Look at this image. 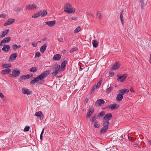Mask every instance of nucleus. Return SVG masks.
<instances>
[{"instance_id":"obj_1","label":"nucleus","mask_w":151,"mask_h":151,"mask_svg":"<svg viewBox=\"0 0 151 151\" xmlns=\"http://www.w3.org/2000/svg\"><path fill=\"white\" fill-rule=\"evenodd\" d=\"M50 70H46L41 74L38 76L37 77L35 78L32 80L30 81V83L32 84H34L40 80L44 79L46 76L48 75L50 73Z\"/></svg>"},{"instance_id":"obj_2","label":"nucleus","mask_w":151,"mask_h":151,"mask_svg":"<svg viewBox=\"0 0 151 151\" xmlns=\"http://www.w3.org/2000/svg\"><path fill=\"white\" fill-rule=\"evenodd\" d=\"M64 12L68 13L74 12L75 11V9L69 3H66L64 5Z\"/></svg>"},{"instance_id":"obj_3","label":"nucleus","mask_w":151,"mask_h":151,"mask_svg":"<svg viewBox=\"0 0 151 151\" xmlns=\"http://www.w3.org/2000/svg\"><path fill=\"white\" fill-rule=\"evenodd\" d=\"M103 123V127L101 129L100 132L101 134H104L107 130L108 126L109 124V122L108 121H104Z\"/></svg>"},{"instance_id":"obj_4","label":"nucleus","mask_w":151,"mask_h":151,"mask_svg":"<svg viewBox=\"0 0 151 151\" xmlns=\"http://www.w3.org/2000/svg\"><path fill=\"white\" fill-rule=\"evenodd\" d=\"M20 73V70L18 69H14L12 71V74H10V75L11 77H16L18 76Z\"/></svg>"},{"instance_id":"obj_5","label":"nucleus","mask_w":151,"mask_h":151,"mask_svg":"<svg viewBox=\"0 0 151 151\" xmlns=\"http://www.w3.org/2000/svg\"><path fill=\"white\" fill-rule=\"evenodd\" d=\"M127 74H124L120 76L119 75H117V77L118 78L117 79L118 81H120L123 82L125 81L127 77Z\"/></svg>"},{"instance_id":"obj_6","label":"nucleus","mask_w":151,"mask_h":151,"mask_svg":"<svg viewBox=\"0 0 151 151\" xmlns=\"http://www.w3.org/2000/svg\"><path fill=\"white\" fill-rule=\"evenodd\" d=\"M105 102L103 99H99L95 102V106L96 107L101 106L104 104Z\"/></svg>"},{"instance_id":"obj_7","label":"nucleus","mask_w":151,"mask_h":151,"mask_svg":"<svg viewBox=\"0 0 151 151\" xmlns=\"http://www.w3.org/2000/svg\"><path fill=\"white\" fill-rule=\"evenodd\" d=\"M37 7L35 4H29L27 5L26 7V9L27 10H34L37 9Z\"/></svg>"},{"instance_id":"obj_8","label":"nucleus","mask_w":151,"mask_h":151,"mask_svg":"<svg viewBox=\"0 0 151 151\" xmlns=\"http://www.w3.org/2000/svg\"><path fill=\"white\" fill-rule=\"evenodd\" d=\"M112 116L111 113H107L105 115L103 119V121H108L112 117Z\"/></svg>"},{"instance_id":"obj_9","label":"nucleus","mask_w":151,"mask_h":151,"mask_svg":"<svg viewBox=\"0 0 151 151\" xmlns=\"http://www.w3.org/2000/svg\"><path fill=\"white\" fill-rule=\"evenodd\" d=\"M15 20L14 19H8L6 22L4 23V26H6L9 25H10L13 23Z\"/></svg>"},{"instance_id":"obj_10","label":"nucleus","mask_w":151,"mask_h":151,"mask_svg":"<svg viewBox=\"0 0 151 151\" xmlns=\"http://www.w3.org/2000/svg\"><path fill=\"white\" fill-rule=\"evenodd\" d=\"M35 115L37 117L39 118L40 120H42L43 118V115L42 112L40 111L36 112Z\"/></svg>"},{"instance_id":"obj_11","label":"nucleus","mask_w":151,"mask_h":151,"mask_svg":"<svg viewBox=\"0 0 151 151\" xmlns=\"http://www.w3.org/2000/svg\"><path fill=\"white\" fill-rule=\"evenodd\" d=\"M60 65H57V67L55 68V71L52 73V76H54L57 75L60 69Z\"/></svg>"},{"instance_id":"obj_12","label":"nucleus","mask_w":151,"mask_h":151,"mask_svg":"<svg viewBox=\"0 0 151 151\" xmlns=\"http://www.w3.org/2000/svg\"><path fill=\"white\" fill-rule=\"evenodd\" d=\"M23 93L24 94L29 95L32 93V91L26 88H22V89Z\"/></svg>"},{"instance_id":"obj_13","label":"nucleus","mask_w":151,"mask_h":151,"mask_svg":"<svg viewBox=\"0 0 151 151\" xmlns=\"http://www.w3.org/2000/svg\"><path fill=\"white\" fill-rule=\"evenodd\" d=\"M55 21H50L46 22H45V24L47 25L49 27H52L55 25Z\"/></svg>"},{"instance_id":"obj_14","label":"nucleus","mask_w":151,"mask_h":151,"mask_svg":"<svg viewBox=\"0 0 151 151\" xmlns=\"http://www.w3.org/2000/svg\"><path fill=\"white\" fill-rule=\"evenodd\" d=\"M94 109H92L91 108H90L89 109L88 112L87 114V116L88 117H90L91 116V115L93 114L94 112Z\"/></svg>"},{"instance_id":"obj_15","label":"nucleus","mask_w":151,"mask_h":151,"mask_svg":"<svg viewBox=\"0 0 151 151\" xmlns=\"http://www.w3.org/2000/svg\"><path fill=\"white\" fill-rule=\"evenodd\" d=\"M26 79H29L28 74L24 75L21 76L19 78V80L20 81H22L25 80Z\"/></svg>"},{"instance_id":"obj_16","label":"nucleus","mask_w":151,"mask_h":151,"mask_svg":"<svg viewBox=\"0 0 151 151\" xmlns=\"http://www.w3.org/2000/svg\"><path fill=\"white\" fill-rule=\"evenodd\" d=\"M17 56V53H13L10 56L9 60H14L16 59Z\"/></svg>"},{"instance_id":"obj_17","label":"nucleus","mask_w":151,"mask_h":151,"mask_svg":"<svg viewBox=\"0 0 151 151\" xmlns=\"http://www.w3.org/2000/svg\"><path fill=\"white\" fill-rule=\"evenodd\" d=\"M11 71V70L9 68H6L1 71V73L4 75L9 74Z\"/></svg>"},{"instance_id":"obj_18","label":"nucleus","mask_w":151,"mask_h":151,"mask_svg":"<svg viewBox=\"0 0 151 151\" xmlns=\"http://www.w3.org/2000/svg\"><path fill=\"white\" fill-rule=\"evenodd\" d=\"M10 49V47L9 45H5L2 49V50L4 52L8 51Z\"/></svg>"},{"instance_id":"obj_19","label":"nucleus","mask_w":151,"mask_h":151,"mask_svg":"<svg viewBox=\"0 0 151 151\" xmlns=\"http://www.w3.org/2000/svg\"><path fill=\"white\" fill-rule=\"evenodd\" d=\"M119 106H117L116 104L115 103L111 104L109 106V108L112 110L115 109L117 108Z\"/></svg>"},{"instance_id":"obj_20","label":"nucleus","mask_w":151,"mask_h":151,"mask_svg":"<svg viewBox=\"0 0 151 151\" xmlns=\"http://www.w3.org/2000/svg\"><path fill=\"white\" fill-rule=\"evenodd\" d=\"M120 66L119 63L116 62L111 67V69L113 70H115L117 69Z\"/></svg>"},{"instance_id":"obj_21","label":"nucleus","mask_w":151,"mask_h":151,"mask_svg":"<svg viewBox=\"0 0 151 151\" xmlns=\"http://www.w3.org/2000/svg\"><path fill=\"white\" fill-rule=\"evenodd\" d=\"M67 63V61L66 60H65L62 62L61 66V69L62 70H63L65 69Z\"/></svg>"},{"instance_id":"obj_22","label":"nucleus","mask_w":151,"mask_h":151,"mask_svg":"<svg viewBox=\"0 0 151 151\" xmlns=\"http://www.w3.org/2000/svg\"><path fill=\"white\" fill-rule=\"evenodd\" d=\"M61 57V56L59 54H57L55 55L53 58V59L54 60H58Z\"/></svg>"},{"instance_id":"obj_23","label":"nucleus","mask_w":151,"mask_h":151,"mask_svg":"<svg viewBox=\"0 0 151 151\" xmlns=\"http://www.w3.org/2000/svg\"><path fill=\"white\" fill-rule=\"evenodd\" d=\"M47 47V45L44 44L40 48V51L42 53H43L46 50Z\"/></svg>"},{"instance_id":"obj_24","label":"nucleus","mask_w":151,"mask_h":151,"mask_svg":"<svg viewBox=\"0 0 151 151\" xmlns=\"http://www.w3.org/2000/svg\"><path fill=\"white\" fill-rule=\"evenodd\" d=\"M123 95L122 94L119 93L116 98V100L119 101H121L123 99Z\"/></svg>"},{"instance_id":"obj_25","label":"nucleus","mask_w":151,"mask_h":151,"mask_svg":"<svg viewBox=\"0 0 151 151\" xmlns=\"http://www.w3.org/2000/svg\"><path fill=\"white\" fill-rule=\"evenodd\" d=\"M9 31V29H6L3 32L2 34L0 35L1 37H4L7 34Z\"/></svg>"},{"instance_id":"obj_26","label":"nucleus","mask_w":151,"mask_h":151,"mask_svg":"<svg viewBox=\"0 0 151 151\" xmlns=\"http://www.w3.org/2000/svg\"><path fill=\"white\" fill-rule=\"evenodd\" d=\"M40 12H41V16L42 17H45V15H46L47 13V10H44L43 11H40Z\"/></svg>"},{"instance_id":"obj_27","label":"nucleus","mask_w":151,"mask_h":151,"mask_svg":"<svg viewBox=\"0 0 151 151\" xmlns=\"http://www.w3.org/2000/svg\"><path fill=\"white\" fill-rule=\"evenodd\" d=\"M41 12H39L33 15L32 16V17L33 18H36L38 17L41 16Z\"/></svg>"},{"instance_id":"obj_28","label":"nucleus","mask_w":151,"mask_h":151,"mask_svg":"<svg viewBox=\"0 0 151 151\" xmlns=\"http://www.w3.org/2000/svg\"><path fill=\"white\" fill-rule=\"evenodd\" d=\"M92 43L94 47H97L98 43L96 40H92Z\"/></svg>"},{"instance_id":"obj_29","label":"nucleus","mask_w":151,"mask_h":151,"mask_svg":"<svg viewBox=\"0 0 151 151\" xmlns=\"http://www.w3.org/2000/svg\"><path fill=\"white\" fill-rule=\"evenodd\" d=\"M10 64H7L4 63H3L2 64V67L4 68H8V67H11Z\"/></svg>"},{"instance_id":"obj_30","label":"nucleus","mask_w":151,"mask_h":151,"mask_svg":"<svg viewBox=\"0 0 151 151\" xmlns=\"http://www.w3.org/2000/svg\"><path fill=\"white\" fill-rule=\"evenodd\" d=\"M123 11H122L120 14V20L121 22V23H122V25H123L124 24V19H123Z\"/></svg>"},{"instance_id":"obj_31","label":"nucleus","mask_w":151,"mask_h":151,"mask_svg":"<svg viewBox=\"0 0 151 151\" xmlns=\"http://www.w3.org/2000/svg\"><path fill=\"white\" fill-rule=\"evenodd\" d=\"M37 69L38 68L37 67H32L30 69L29 71L34 73L36 72L37 70Z\"/></svg>"},{"instance_id":"obj_32","label":"nucleus","mask_w":151,"mask_h":151,"mask_svg":"<svg viewBox=\"0 0 151 151\" xmlns=\"http://www.w3.org/2000/svg\"><path fill=\"white\" fill-rule=\"evenodd\" d=\"M96 16V17L99 19H101L102 18V16L100 11H98L97 12Z\"/></svg>"},{"instance_id":"obj_33","label":"nucleus","mask_w":151,"mask_h":151,"mask_svg":"<svg viewBox=\"0 0 151 151\" xmlns=\"http://www.w3.org/2000/svg\"><path fill=\"white\" fill-rule=\"evenodd\" d=\"M98 117L96 115H94L91 117V121L92 122H93L96 119H97Z\"/></svg>"},{"instance_id":"obj_34","label":"nucleus","mask_w":151,"mask_h":151,"mask_svg":"<svg viewBox=\"0 0 151 151\" xmlns=\"http://www.w3.org/2000/svg\"><path fill=\"white\" fill-rule=\"evenodd\" d=\"M103 79L101 78L100 79V80L99 81V82L97 83V84L96 86V88H98L101 85V83Z\"/></svg>"},{"instance_id":"obj_35","label":"nucleus","mask_w":151,"mask_h":151,"mask_svg":"<svg viewBox=\"0 0 151 151\" xmlns=\"http://www.w3.org/2000/svg\"><path fill=\"white\" fill-rule=\"evenodd\" d=\"M105 114V112L104 111H102L97 116L98 117H102Z\"/></svg>"},{"instance_id":"obj_36","label":"nucleus","mask_w":151,"mask_h":151,"mask_svg":"<svg viewBox=\"0 0 151 151\" xmlns=\"http://www.w3.org/2000/svg\"><path fill=\"white\" fill-rule=\"evenodd\" d=\"M113 87L110 86L109 88H108L106 90V92L107 93H109L112 90Z\"/></svg>"},{"instance_id":"obj_37","label":"nucleus","mask_w":151,"mask_h":151,"mask_svg":"<svg viewBox=\"0 0 151 151\" xmlns=\"http://www.w3.org/2000/svg\"><path fill=\"white\" fill-rule=\"evenodd\" d=\"M100 125L99 122H96L94 125V126L95 128H98L100 127Z\"/></svg>"},{"instance_id":"obj_38","label":"nucleus","mask_w":151,"mask_h":151,"mask_svg":"<svg viewBox=\"0 0 151 151\" xmlns=\"http://www.w3.org/2000/svg\"><path fill=\"white\" fill-rule=\"evenodd\" d=\"M80 30V26H78L76 29L74 30V32L75 33H77L79 32Z\"/></svg>"},{"instance_id":"obj_39","label":"nucleus","mask_w":151,"mask_h":151,"mask_svg":"<svg viewBox=\"0 0 151 151\" xmlns=\"http://www.w3.org/2000/svg\"><path fill=\"white\" fill-rule=\"evenodd\" d=\"M120 92H121L122 93V95H124L127 92V90L126 89H124L121 90H120Z\"/></svg>"},{"instance_id":"obj_40","label":"nucleus","mask_w":151,"mask_h":151,"mask_svg":"<svg viewBox=\"0 0 151 151\" xmlns=\"http://www.w3.org/2000/svg\"><path fill=\"white\" fill-rule=\"evenodd\" d=\"M144 0H139V2L141 3V7L142 9L143 8Z\"/></svg>"},{"instance_id":"obj_41","label":"nucleus","mask_w":151,"mask_h":151,"mask_svg":"<svg viewBox=\"0 0 151 151\" xmlns=\"http://www.w3.org/2000/svg\"><path fill=\"white\" fill-rule=\"evenodd\" d=\"M6 39V42H9L11 40V38L9 37H6L4 38Z\"/></svg>"},{"instance_id":"obj_42","label":"nucleus","mask_w":151,"mask_h":151,"mask_svg":"<svg viewBox=\"0 0 151 151\" xmlns=\"http://www.w3.org/2000/svg\"><path fill=\"white\" fill-rule=\"evenodd\" d=\"M30 127L29 126H26L24 128V131L27 132L29 130Z\"/></svg>"},{"instance_id":"obj_43","label":"nucleus","mask_w":151,"mask_h":151,"mask_svg":"<svg viewBox=\"0 0 151 151\" xmlns=\"http://www.w3.org/2000/svg\"><path fill=\"white\" fill-rule=\"evenodd\" d=\"M12 47L14 50H16V49H18L17 48V45L14 44L13 45Z\"/></svg>"},{"instance_id":"obj_44","label":"nucleus","mask_w":151,"mask_h":151,"mask_svg":"<svg viewBox=\"0 0 151 151\" xmlns=\"http://www.w3.org/2000/svg\"><path fill=\"white\" fill-rule=\"evenodd\" d=\"M96 88V87L95 86H93L92 89H91V93H93L95 91Z\"/></svg>"},{"instance_id":"obj_45","label":"nucleus","mask_w":151,"mask_h":151,"mask_svg":"<svg viewBox=\"0 0 151 151\" xmlns=\"http://www.w3.org/2000/svg\"><path fill=\"white\" fill-rule=\"evenodd\" d=\"M77 50V48L76 47H74V48H72V49L70 50V52H71V53H72V52H73L75 50Z\"/></svg>"},{"instance_id":"obj_46","label":"nucleus","mask_w":151,"mask_h":151,"mask_svg":"<svg viewBox=\"0 0 151 151\" xmlns=\"http://www.w3.org/2000/svg\"><path fill=\"white\" fill-rule=\"evenodd\" d=\"M20 9L18 7H16L14 8V11L17 12H18L20 11Z\"/></svg>"},{"instance_id":"obj_47","label":"nucleus","mask_w":151,"mask_h":151,"mask_svg":"<svg viewBox=\"0 0 151 151\" xmlns=\"http://www.w3.org/2000/svg\"><path fill=\"white\" fill-rule=\"evenodd\" d=\"M6 16V15L5 14H1L0 15V17H2V18H4Z\"/></svg>"},{"instance_id":"obj_48","label":"nucleus","mask_w":151,"mask_h":151,"mask_svg":"<svg viewBox=\"0 0 151 151\" xmlns=\"http://www.w3.org/2000/svg\"><path fill=\"white\" fill-rule=\"evenodd\" d=\"M58 39L60 42H63V39L62 37L58 38Z\"/></svg>"},{"instance_id":"obj_49","label":"nucleus","mask_w":151,"mask_h":151,"mask_svg":"<svg viewBox=\"0 0 151 151\" xmlns=\"http://www.w3.org/2000/svg\"><path fill=\"white\" fill-rule=\"evenodd\" d=\"M40 55L41 54L40 52H37L35 54V57H39Z\"/></svg>"},{"instance_id":"obj_50","label":"nucleus","mask_w":151,"mask_h":151,"mask_svg":"<svg viewBox=\"0 0 151 151\" xmlns=\"http://www.w3.org/2000/svg\"><path fill=\"white\" fill-rule=\"evenodd\" d=\"M37 42L32 43V45L34 47H35L37 46Z\"/></svg>"},{"instance_id":"obj_51","label":"nucleus","mask_w":151,"mask_h":151,"mask_svg":"<svg viewBox=\"0 0 151 151\" xmlns=\"http://www.w3.org/2000/svg\"><path fill=\"white\" fill-rule=\"evenodd\" d=\"M128 139L130 141H134V140L133 139V138L132 137H131L129 135L128 136Z\"/></svg>"},{"instance_id":"obj_52","label":"nucleus","mask_w":151,"mask_h":151,"mask_svg":"<svg viewBox=\"0 0 151 151\" xmlns=\"http://www.w3.org/2000/svg\"><path fill=\"white\" fill-rule=\"evenodd\" d=\"M71 19L73 20H76L77 19V18L76 17H72L71 18Z\"/></svg>"},{"instance_id":"obj_53","label":"nucleus","mask_w":151,"mask_h":151,"mask_svg":"<svg viewBox=\"0 0 151 151\" xmlns=\"http://www.w3.org/2000/svg\"><path fill=\"white\" fill-rule=\"evenodd\" d=\"M1 42L2 43L6 42V39H4L2 40L1 41Z\"/></svg>"},{"instance_id":"obj_54","label":"nucleus","mask_w":151,"mask_h":151,"mask_svg":"<svg viewBox=\"0 0 151 151\" xmlns=\"http://www.w3.org/2000/svg\"><path fill=\"white\" fill-rule=\"evenodd\" d=\"M88 101V98H86L84 101V103H87Z\"/></svg>"},{"instance_id":"obj_55","label":"nucleus","mask_w":151,"mask_h":151,"mask_svg":"<svg viewBox=\"0 0 151 151\" xmlns=\"http://www.w3.org/2000/svg\"><path fill=\"white\" fill-rule=\"evenodd\" d=\"M0 97L2 98H4V96L2 93H0Z\"/></svg>"},{"instance_id":"obj_56","label":"nucleus","mask_w":151,"mask_h":151,"mask_svg":"<svg viewBox=\"0 0 151 151\" xmlns=\"http://www.w3.org/2000/svg\"><path fill=\"white\" fill-rule=\"evenodd\" d=\"M41 81L40 82V83L41 84H43L45 82V81L43 80H41Z\"/></svg>"},{"instance_id":"obj_57","label":"nucleus","mask_w":151,"mask_h":151,"mask_svg":"<svg viewBox=\"0 0 151 151\" xmlns=\"http://www.w3.org/2000/svg\"><path fill=\"white\" fill-rule=\"evenodd\" d=\"M130 91H131V92H134V91L133 89L132 88H131L130 89Z\"/></svg>"},{"instance_id":"obj_58","label":"nucleus","mask_w":151,"mask_h":151,"mask_svg":"<svg viewBox=\"0 0 151 151\" xmlns=\"http://www.w3.org/2000/svg\"><path fill=\"white\" fill-rule=\"evenodd\" d=\"M28 76H29V78L30 77H32L33 75H32V74H28Z\"/></svg>"},{"instance_id":"obj_59","label":"nucleus","mask_w":151,"mask_h":151,"mask_svg":"<svg viewBox=\"0 0 151 151\" xmlns=\"http://www.w3.org/2000/svg\"><path fill=\"white\" fill-rule=\"evenodd\" d=\"M44 129H42V132H41V134H43V133H44Z\"/></svg>"},{"instance_id":"obj_60","label":"nucleus","mask_w":151,"mask_h":151,"mask_svg":"<svg viewBox=\"0 0 151 151\" xmlns=\"http://www.w3.org/2000/svg\"><path fill=\"white\" fill-rule=\"evenodd\" d=\"M42 135L43 134H40V137L41 140L42 138Z\"/></svg>"},{"instance_id":"obj_61","label":"nucleus","mask_w":151,"mask_h":151,"mask_svg":"<svg viewBox=\"0 0 151 151\" xmlns=\"http://www.w3.org/2000/svg\"><path fill=\"white\" fill-rule=\"evenodd\" d=\"M21 47V46L20 45H19V46H17V48H18V49L20 48Z\"/></svg>"},{"instance_id":"obj_62","label":"nucleus","mask_w":151,"mask_h":151,"mask_svg":"<svg viewBox=\"0 0 151 151\" xmlns=\"http://www.w3.org/2000/svg\"><path fill=\"white\" fill-rule=\"evenodd\" d=\"M29 40V39H28V38L26 39L25 40V41H28Z\"/></svg>"},{"instance_id":"obj_63","label":"nucleus","mask_w":151,"mask_h":151,"mask_svg":"<svg viewBox=\"0 0 151 151\" xmlns=\"http://www.w3.org/2000/svg\"><path fill=\"white\" fill-rule=\"evenodd\" d=\"M149 141L150 142V145L151 146V140H149Z\"/></svg>"},{"instance_id":"obj_64","label":"nucleus","mask_w":151,"mask_h":151,"mask_svg":"<svg viewBox=\"0 0 151 151\" xmlns=\"http://www.w3.org/2000/svg\"><path fill=\"white\" fill-rule=\"evenodd\" d=\"M126 90H127V92H127V93H128L129 92V90H128V89H126Z\"/></svg>"}]
</instances>
